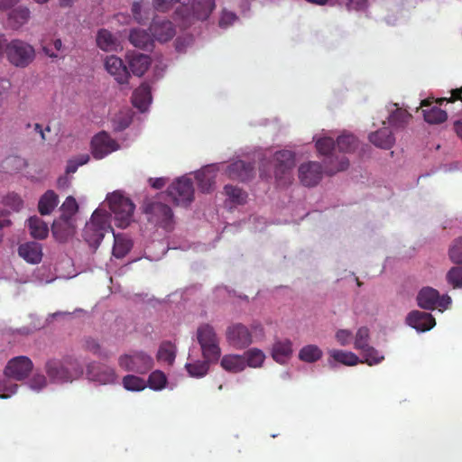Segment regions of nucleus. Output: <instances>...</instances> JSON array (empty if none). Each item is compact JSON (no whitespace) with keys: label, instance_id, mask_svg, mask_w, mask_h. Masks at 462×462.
Here are the masks:
<instances>
[{"label":"nucleus","instance_id":"f8f14e48","mask_svg":"<svg viewBox=\"0 0 462 462\" xmlns=\"http://www.w3.org/2000/svg\"><path fill=\"white\" fill-rule=\"evenodd\" d=\"M33 368L32 360L25 356H19L10 359L5 368L6 377L17 381L25 379Z\"/></svg>","mask_w":462,"mask_h":462},{"label":"nucleus","instance_id":"dca6fc26","mask_svg":"<svg viewBox=\"0 0 462 462\" xmlns=\"http://www.w3.org/2000/svg\"><path fill=\"white\" fill-rule=\"evenodd\" d=\"M104 66L106 70L112 76L119 84H125L128 82L130 77L126 66L123 60L114 55L107 56L105 59Z\"/></svg>","mask_w":462,"mask_h":462},{"label":"nucleus","instance_id":"338daca9","mask_svg":"<svg viewBox=\"0 0 462 462\" xmlns=\"http://www.w3.org/2000/svg\"><path fill=\"white\" fill-rule=\"evenodd\" d=\"M314 141L316 142V144L321 145V144H335V139L332 136H328L326 134L322 135H316L314 137Z\"/></svg>","mask_w":462,"mask_h":462},{"label":"nucleus","instance_id":"37998d69","mask_svg":"<svg viewBox=\"0 0 462 462\" xmlns=\"http://www.w3.org/2000/svg\"><path fill=\"white\" fill-rule=\"evenodd\" d=\"M370 142L374 144H392L395 142L391 131L388 128L381 129L370 134Z\"/></svg>","mask_w":462,"mask_h":462},{"label":"nucleus","instance_id":"b1692460","mask_svg":"<svg viewBox=\"0 0 462 462\" xmlns=\"http://www.w3.org/2000/svg\"><path fill=\"white\" fill-rule=\"evenodd\" d=\"M199 188L202 192H209L213 189L217 172L213 166H206L196 173Z\"/></svg>","mask_w":462,"mask_h":462},{"label":"nucleus","instance_id":"7c9ffc66","mask_svg":"<svg viewBox=\"0 0 462 462\" xmlns=\"http://www.w3.org/2000/svg\"><path fill=\"white\" fill-rule=\"evenodd\" d=\"M130 42L137 48L148 49L152 45L153 39L143 29H133L129 33Z\"/></svg>","mask_w":462,"mask_h":462},{"label":"nucleus","instance_id":"bf43d9fd","mask_svg":"<svg viewBox=\"0 0 462 462\" xmlns=\"http://www.w3.org/2000/svg\"><path fill=\"white\" fill-rule=\"evenodd\" d=\"M132 13L134 15V20L141 23L147 20L149 17L147 14H142V5L139 2H134L132 5Z\"/></svg>","mask_w":462,"mask_h":462},{"label":"nucleus","instance_id":"4be33fe9","mask_svg":"<svg viewBox=\"0 0 462 462\" xmlns=\"http://www.w3.org/2000/svg\"><path fill=\"white\" fill-rule=\"evenodd\" d=\"M153 38L161 42H165L173 38L176 32L170 21L153 20L150 26Z\"/></svg>","mask_w":462,"mask_h":462},{"label":"nucleus","instance_id":"5fc2aeb1","mask_svg":"<svg viewBox=\"0 0 462 462\" xmlns=\"http://www.w3.org/2000/svg\"><path fill=\"white\" fill-rule=\"evenodd\" d=\"M84 348L88 351L92 352L94 355H97L98 356H106V355H104L102 353L101 346L99 343L92 337H87L84 340Z\"/></svg>","mask_w":462,"mask_h":462},{"label":"nucleus","instance_id":"09e8293b","mask_svg":"<svg viewBox=\"0 0 462 462\" xmlns=\"http://www.w3.org/2000/svg\"><path fill=\"white\" fill-rule=\"evenodd\" d=\"M360 351L365 358V362L369 365H377L384 358L383 356H381L379 352L371 346H368Z\"/></svg>","mask_w":462,"mask_h":462},{"label":"nucleus","instance_id":"a18cd8bd","mask_svg":"<svg viewBox=\"0 0 462 462\" xmlns=\"http://www.w3.org/2000/svg\"><path fill=\"white\" fill-rule=\"evenodd\" d=\"M148 385L152 390H162L165 387L167 383V377L160 370L153 371L148 378Z\"/></svg>","mask_w":462,"mask_h":462},{"label":"nucleus","instance_id":"a211bd4d","mask_svg":"<svg viewBox=\"0 0 462 462\" xmlns=\"http://www.w3.org/2000/svg\"><path fill=\"white\" fill-rule=\"evenodd\" d=\"M406 322L411 328L421 332L429 331L436 325L435 319L430 313L420 310L410 312L406 318Z\"/></svg>","mask_w":462,"mask_h":462},{"label":"nucleus","instance_id":"423d86ee","mask_svg":"<svg viewBox=\"0 0 462 462\" xmlns=\"http://www.w3.org/2000/svg\"><path fill=\"white\" fill-rule=\"evenodd\" d=\"M108 228L111 227L108 225L106 215L97 209L84 227L83 238L90 246L97 248Z\"/></svg>","mask_w":462,"mask_h":462},{"label":"nucleus","instance_id":"0eeeda50","mask_svg":"<svg viewBox=\"0 0 462 462\" xmlns=\"http://www.w3.org/2000/svg\"><path fill=\"white\" fill-rule=\"evenodd\" d=\"M144 212L149 216L148 220L156 226L166 231H171L174 228V215L167 204L159 200L149 201L144 205Z\"/></svg>","mask_w":462,"mask_h":462},{"label":"nucleus","instance_id":"3c124183","mask_svg":"<svg viewBox=\"0 0 462 462\" xmlns=\"http://www.w3.org/2000/svg\"><path fill=\"white\" fill-rule=\"evenodd\" d=\"M89 161L88 154H80L68 161L65 173L67 175L75 173L79 166L86 164Z\"/></svg>","mask_w":462,"mask_h":462},{"label":"nucleus","instance_id":"4c0bfd02","mask_svg":"<svg viewBox=\"0 0 462 462\" xmlns=\"http://www.w3.org/2000/svg\"><path fill=\"white\" fill-rule=\"evenodd\" d=\"M423 116L429 124H440L447 120V112L438 106H430L423 109Z\"/></svg>","mask_w":462,"mask_h":462},{"label":"nucleus","instance_id":"774afa93","mask_svg":"<svg viewBox=\"0 0 462 462\" xmlns=\"http://www.w3.org/2000/svg\"><path fill=\"white\" fill-rule=\"evenodd\" d=\"M367 0H348V7L350 9L360 10L365 7Z\"/></svg>","mask_w":462,"mask_h":462},{"label":"nucleus","instance_id":"39448f33","mask_svg":"<svg viewBox=\"0 0 462 462\" xmlns=\"http://www.w3.org/2000/svg\"><path fill=\"white\" fill-rule=\"evenodd\" d=\"M197 339L201 347L203 358L208 361H218L221 348L214 328L209 324L200 325L197 329Z\"/></svg>","mask_w":462,"mask_h":462},{"label":"nucleus","instance_id":"864d4df0","mask_svg":"<svg viewBox=\"0 0 462 462\" xmlns=\"http://www.w3.org/2000/svg\"><path fill=\"white\" fill-rule=\"evenodd\" d=\"M2 202L5 206L10 207L11 208H13L15 211H19L23 206V201L22 198L14 192L8 193L3 199Z\"/></svg>","mask_w":462,"mask_h":462},{"label":"nucleus","instance_id":"bb28decb","mask_svg":"<svg viewBox=\"0 0 462 462\" xmlns=\"http://www.w3.org/2000/svg\"><path fill=\"white\" fill-rule=\"evenodd\" d=\"M132 100L133 105L141 112L146 111L152 101L150 87L147 84H142L134 90Z\"/></svg>","mask_w":462,"mask_h":462},{"label":"nucleus","instance_id":"412c9836","mask_svg":"<svg viewBox=\"0 0 462 462\" xmlns=\"http://www.w3.org/2000/svg\"><path fill=\"white\" fill-rule=\"evenodd\" d=\"M53 236L59 242H65L75 233V225L73 219L60 217L54 220L51 226Z\"/></svg>","mask_w":462,"mask_h":462},{"label":"nucleus","instance_id":"cd10ccee","mask_svg":"<svg viewBox=\"0 0 462 462\" xmlns=\"http://www.w3.org/2000/svg\"><path fill=\"white\" fill-rule=\"evenodd\" d=\"M292 354V343L289 339L276 341L273 346V358L280 363L284 364Z\"/></svg>","mask_w":462,"mask_h":462},{"label":"nucleus","instance_id":"c756f323","mask_svg":"<svg viewBox=\"0 0 462 462\" xmlns=\"http://www.w3.org/2000/svg\"><path fill=\"white\" fill-rule=\"evenodd\" d=\"M30 235L35 239H45L49 234L47 224L39 217H31L27 221Z\"/></svg>","mask_w":462,"mask_h":462},{"label":"nucleus","instance_id":"e433bc0d","mask_svg":"<svg viewBox=\"0 0 462 462\" xmlns=\"http://www.w3.org/2000/svg\"><path fill=\"white\" fill-rule=\"evenodd\" d=\"M115 236V243L113 246V255L116 258H123L125 257L129 251L132 248V242L130 239L122 236Z\"/></svg>","mask_w":462,"mask_h":462},{"label":"nucleus","instance_id":"c03bdc74","mask_svg":"<svg viewBox=\"0 0 462 462\" xmlns=\"http://www.w3.org/2000/svg\"><path fill=\"white\" fill-rule=\"evenodd\" d=\"M123 385L128 391H142L145 389V381L136 375L128 374L123 378Z\"/></svg>","mask_w":462,"mask_h":462},{"label":"nucleus","instance_id":"e2e57ef3","mask_svg":"<svg viewBox=\"0 0 462 462\" xmlns=\"http://www.w3.org/2000/svg\"><path fill=\"white\" fill-rule=\"evenodd\" d=\"M236 20V16L234 13L231 12H223L221 18L219 20V26L226 28L231 25Z\"/></svg>","mask_w":462,"mask_h":462},{"label":"nucleus","instance_id":"6e6d98bb","mask_svg":"<svg viewBox=\"0 0 462 462\" xmlns=\"http://www.w3.org/2000/svg\"><path fill=\"white\" fill-rule=\"evenodd\" d=\"M120 146H92V155L95 159H103L107 154L116 151Z\"/></svg>","mask_w":462,"mask_h":462},{"label":"nucleus","instance_id":"58836bf2","mask_svg":"<svg viewBox=\"0 0 462 462\" xmlns=\"http://www.w3.org/2000/svg\"><path fill=\"white\" fill-rule=\"evenodd\" d=\"M322 356L321 349L316 345L303 346L299 353V358L306 363H314Z\"/></svg>","mask_w":462,"mask_h":462},{"label":"nucleus","instance_id":"7ed1b4c3","mask_svg":"<svg viewBox=\"0 0 462 462\" xmlns=\"http://www.w3.org/2000/svg\"><path fill=\"white\" fill-rule=\"evenodd\" d=\"M319 156L322 157L324 171L328 175H334L346 170L349 161L346 157L343 146H316Z\"/></svg>","mask_w":462,"mask_h":462},{"label":"nucleus","instance_id":"680f3d73","mask_svg":"<svg viewBox=\"0 0 462 462\" xmlns=\"http://www.w3.org/2000/svg\"><path fill=\"white\" fill-rule=\"evenodd\" d=\"M31 387L35 390H41L47 384L46 377L43 374H35L31 382Z\"/></svg>","mask_w":462,"mask_h":462},{"label":"nucleus","instance_id":"4468645a","mask_svg":"<svg viewBox=\"0 0 462 462\" xmlns=\"http://www.w3.org/2000/svg\"><path fill=\"white\" fill-rule=\"evenodd\" d=\"M226 340L236 348L243 349L253 342V337L247 327L241 323L229 326L226 329Z\"/></svg>","mask_w":462,"mask_h":462},{"label":"nucleus","instance_id":"de8ad7c7","mask_svg":"<svg viewBox=\"0 0 462 462\" xmlns=\"http://www.w3.org/2000/svg\"><path fill=\"white\" fill-rule=\"evenodd\" d=\"M370 331L367 327H361L357 329L354 346L356 350H362L363 348L370 346Z\"/></svg>","mask_w":462,"mask_h":462},{"label":"nucleus","instance_id":"c85d7f7f","mask_svg":"<svg viewBox=\"0 0 462 462\" xmlns=\"http://www.w3.org/2000/svg\"><path fill=\"white\" fill-rule=\"evenodd\" d=\"M220 365L224 370L233 374L240 373L245 369L242 355H225Z\"/></svg>","mask_w":462,"mask_h":462},{"label":"nucleus","instance_id":"f3484780","mask_svg":"<svg viewBox=\"0 0 462 462\" xmlns=\"http://www.w3.org/2000/svg\"><path fill=\"white\" fill-rule=\"evenodd\" d=\"M226 173L232 180L247 181L254 176V165L242 160H237L227 166Z\"/></svg>","mask_w":462,"mask_h":462},{"label":"nucleus","instance_id":"72a5a7b5","mask_svg":"<svg viewBox=\"0 0 462 462\" xmlns=\"http://www.w3.org/2000/svg\"><path fill=\"white\" fill-rule=\"evenodd\" d=\"M224 192L234 205H244L246 202L247 193L236 186L227 184L224 187Z\"/></svg>","mask_w":462,"mask_h":462},{"label":"nucleus","instance_id":"c9c22d12","mask_svg":"<svg viewBox=\"0 0 462 462\" xmlns=\"http://www.w3.org/2000/svg\"><path fill=\"white\" fill-rule=\"evenodd\" d=\"M329 355L335 361L346 365H356L358 363H363V361H360L359 357L352 352L334 349L329 351Z\"/></svg>","mask_w":462,"mask_h":462},{"label":"nucleus","instance_id":"a878e982","mask_svg":"<svg viewBox=\"0 0 462 462\" xmlns=\"http://www.w3.org/2000/svg\"><path fill=\"white\" fill-rule=\"evenodd\" d=\"M31 19V11L25 5L14 8L8 14V22L13 29L18 30L26 24Z\"/></svg>","mask_w":462,"mask_h":462},{"label":"nucleus","instance_id":"79ce46f5","mask_svg":"<svg viewBox=\"0 0 462 462\" xmlns=\"http://www.w3.org/2000/svg\"><path fill=\"white\" fill-rule=\"evenodd\" d=\"M446 280L454 289L462 288V264L451 267L446 274Z\"/></svg>","mask_w":462,"mask_h":462},{"label":"nucleus","instance_id":"9d476101","mask_svg":"<svg viewBox=\"0 0 462 462\" xmlns=\"http://www.w3.org/2000/svg\"><path fill=\"white\" fill-rule=\"evenodd\" d=\"M295 165V154L289 150H282L274 155V175L279 185L291 183V170Z\"/></svg>","mask_w":462,"mask_h":462},{"label":"nucleus","instance_id":"2f4dec72","mask_svg":"<svg viewBox=\"0 0 462 462\" xmlns=\"http://www.w3.org/2000/svg\"><path fill=\"white\" fill-rule=\"evenodd\" d=\"M58 196L53 190H47L40 199L38 209L41 215H50L58 205Z\"/></svg>","mask_w":462,"mask_h":462},{"label":"nucleus","instance_id":"ddd939ff","mask_svg":"<svg viewBox=\"0 0 462 462\" xmlns=\"http://www.w3.org/2000/svg\"><path fill=\"white\" fill-rule=\"evenodd\" d=\"M324 170L317 162L301 163L298 169V176L300 183L305 187L317 186L323 178Z\"/></svg>","mask_w":462,"mask_h":462},{"label":"nucleus","instance_id":"ea45409f","mask_svg":"<svg viewBox=\"0 0 462 462\" xmlns=\"http://www.w3.org/2000/svg\"><path fill=\"white\" fill-rule=\"evenodd\" d=\"M209 362L207 359L203 361H196L193 363L186 364L185 367L189 374L192 377H203L209 369Z\"/></svg>","mask_w":462,"mask_h":462},{"label":"nucleus","instance_id":"1a4fd4ad","mask_svg":"<svg viewBox=\"0 0 462 462\" xmlns=\"http://www.w3.org/2000/svg\"><path fill=\"white\" fill-rule=\"evenodd\" d=\"M118 365L125 371L145 374L152 368L153 359L143 351H134L120 356Z\"/></svg>","mask_w":462,"mask_h":462},{"label":"nucleus","instance_id":"13d9d810","mask_svg":"<svg viewBox=\"0 0 462 462\" xmlns=\"http://www.w3.org/2000/svg\"><path fill=\"white\" fill-rule=\"evenodd\" d=\"M90 144H115L111 140L108 134L105 131H101L93 136Z\"/></svg>","mask_w":462,"mask_h":462},{"label":"nucleus","instance_id":"f257e3e1","mask_svg":"<svg viewBox=\"0 0 462 462\" xmlns=\"http://www.w3.org/2000/svg\"><path fill=\"white\" fill-rule=\"evenodd\" d=\"M45 371L53 383H64L78 379L83 374L80 362L74 356L62 359H51L46 362Z\"/></svg>","mask_w":462,"mask_h":462},{"label":"nucleus","instance_id":"f03ea898","mask_svg":"<svg viewBox=\"0 0 462 462\" xmlns=\"http://www.w3.org/2000/svg\"><path fill=\"white\" fill-rule=\"evenodd\" d=\"M5 58L12 66L24 69L34 61L36 51L29 42L21 39H14L5 46Z\"/></svg>","mask_w":462,"mask_h":462},{"label":"nucleus","instance_id":"473e14b6","mask_svg":"<svg viewBox=\"0 0 462 462\" xmlns=\"http://www.w3.org/2000/svg\"><path fill=\"white\" fill-rule=\"evenodd\" d=\"M245 360V367L249 366L252 368L261 367L264 362L265 355L258 348H251L242 355Z\"/></svg>","mask_w":462,"mask_h":462},{"label":"nucleus","instance_id":"5701e85b","mask_svg":"<svg viewBox=\"0 0 462 462\" xmlns=\"http://www.w3.org/2000/svg\"><path fill=\"white\" fill-rule=\"evenodd\" d=\"M18 254L29 263H39L42 258V247L39 243L26 242L19 245Z\"/></svg>","mask_w":462,"mask_h":462},{"label":"nucleus","instance_id":"8fccbe9b","mask_svg":"<svg viewBox=\"0 0 462 462\" xmlns=\"http://www.w3.org/2000/svg\"><path fill=\"white\" fill-rule=\"evenodd\" d=\"M60 209L62 211L60 217L73 219L72 217L78 211L79 206L76 199L73 197L69 196L62 203Z\"/></svg>","mask_w":462,"mask_h":462},{"label":"nucleus","instance_id":"a19ab883","mask_svg":"<svg viewBox=\"0 0 462 462\" xmlns=\"http://www.w3.org/2000/svg\"><path fill=\"white\" fill-rule=\"evenodd\" d=\"M27 128L30 129L28 134L32 137L35 143H44L49 141L47 134L51 133L50 126L42 127L40 124H34L33 125H28Z\"/></svg>","mask_w":462,"mask_h":462},{"label":"nucleus","instance_id":"49530a36","mask_svg":"<svg viewBox=\"0 0 462 462\" xmlns=\"http://www.w3.org/2000/svg\"><path fill=\"white\" fill-rule=\"evenodd\" d=\"M448 257L456 264H462V236L456 238L448 249Z\"/></svg>","mask_w":462,"mask_h":462},{"label":"nucleus","instance_id":"052dcab7","mask_svg":"<svg viewBox=\"0 0 462 462\" xmlns=\"http://www.w3.org/2000/svg\"><path fill=\"white\" fill-rule=\"evenodd\" d=\"M337 144H353L358 142V139L354 134L343 132L340 135L337 137Z\"/></svg>","mask_w":462,"mask_h":462},{"label":"nucleus","instance_id":"2eb2a0df","mask_svg":"<svg viewBox=\"0 0 462 462\" xmlns=\"http://www.w3.org/2000/svg\"><path fill=\"white\" fill-rule=\"evenodd\" d=\"M87 375L90 381L99 384L114 383L117 379V375L112 367L95 362L88 365Z\"/></svg>","mask_w":462,"mask_h":462},{"label":"nucleus","instance_id":"f704fd0d","mask_svg":"<svg viewBox=\"0 0 462 462\" xmlns=\"http://www.w3.org/2000/svg\"><path fill=\"white\" fill-rule=\"evenodd\" d=\"M176 357V346L169 341L162 342L157 353L159 362L172 365Z\"/></svg>","mask_w":462,"mask_h":462},{"label":"nucleus","instance_id":"393cba45","mask_svg":"<svg viewBox=\"0 0 462 462\" xmlns=\"http://www.w3.org/2000/svg\"><path fill=\"white\" fill-rule=\"evenodd\" d=\"M128 63L133 74L142 77L151 65V59L146 54L132 53L128 56Z\"/></svg>","mask_w":462,"mask_h":462},{"label":"nucleus","instance_id":"0e129e2a","mask_svg":"<svg viewBox=\"0 0 462 462\" xmlns=\"http://www.w3.org/2000/svg\"><path fill=\"white\" fill-rule=\"evenodd\" d=\"M409 118L410 115H408L405 111L397 110L390 116V122L396 125L398 123H405Z\"/></svg>","mask_w":462,"mask_h":462},{"label":"nucleus","instance_id":"20e7f679","mask_svg":"<svg viewBox=\"0 0 462 462\" xmlns=\"http://www.w3.org/2000/svg\"><path fill=\"white\" fill-rule=\"evenodd\" d=\"M107 202L110 210L115 215V221L118 227H127L133 219L134 204L129 198L125 197L118 191L107 196Z\"/></svg>","mask_w":462,"mask_h":462},{"label":"nucleus","instance_id":"69168bd1","mask_svg":"<svg viewBox=\"0 0 462 462\" xmlns=\"http://www.w3.org/2000/svg\"><path fill=\"white\" fill-rule=\"evenodd\" d=\"M10 88V80L5 78L0 77V107L2 106L4 97L8 93Z\"/></svg>","mask_w":462,"mask_h":462},{"label":"nucleus","instance_id":"6e6552de","mask_svg":"<svg viewBox=\"0 0 462 462\" xmlns=\"http://www.w3.org/2000/svg\"><path fill=\"white\" fill-rule=\"evenodd\" d=\"M165 196L177 206L187 207L194 199V188L190 179L183 176L173 181Z\"/></svg>","mask_w":462,"mask_h":462},{"label":"nucleus","instance_id":"aec40b11","mask_svg":"<svg viewBox=\"0 0 462 462\" xmlns=\"http://www.w3.org/2000/svg\"><path fill=\"white\" fill-rule=\"evenodd\" d=\"M96 42L97 47L106 52L118 51L123 49L118 37L106 29L97 31Z\"/></svg>","mask_w":462,"mask_h":462},{"label":"nucleus","instance_id":"4d7b16f0","mask_svg":"<svg viewBox=\"0 0 462 462\" xmlns=\"http://www.w3.org/2000/svg\"><path fill=\"white\" fill-rule=\"evenodd\" d=\"M336 338L341 346H346L353 339V335L348 329H339L336 333Z\"/></svg>","mask_w":462,"mask_h":462},{"label":"nucleus","instance_id":"9b49d317","mask_svg":"<svg viewBox=\"0 0 462 462\" xmlns=\"http://www.w3.org/2000/svg\"><path fill=\"white\" fill-rule=\"evenodd\" d=\"M418 305L424 310H447L451 304V298L448 295L440 296L439 291L431 287L422 288L417 295Z\"/></svg>","mask_w":462,"mask_h":462},{"label":"nucleus","instance_id":"6ab92c4d","mask_svg":"<svg viewBox=\"0 0 462 462\" xmlns=\"http://www.w3.org/2000/svg\"><path fill=\"white\" fill-rule=\"evenodd\" d=\"M215 8L214 0H193L189 6L184 7L189 12L186 19H189V15L198 20L207 19Z\"/></svg>","mask_w":462,"mask_h":462},{"label":"nucleus","instance_id":"603ef678","mask_svg":"<svg viewBox=\"0 0 462 462\" xmlns=\"http://www.w3.org/2000/svg\"><path fill=\"white\" fill-rule=\"evenodd\" d=\"M132 123V116L129 112L120 113L116 115L113 120L115 130L123 131Z\"/></svg>","mask_w":462,"mask_h":462}]
</instances>
